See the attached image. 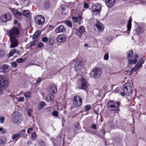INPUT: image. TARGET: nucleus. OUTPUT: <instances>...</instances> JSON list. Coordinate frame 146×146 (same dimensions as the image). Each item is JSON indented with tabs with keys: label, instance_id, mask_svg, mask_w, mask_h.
<instances>
[{
	"label": "nucleus",
	"instance_id": "c9c22d12",
	"mask_svg": "<svg viewBox=\"0 0 146 146\" xmlns=\"http://www.w3.org/2000/svg\"><path fill=\"white\" fill-rule=\"evenodd\" d=\"M36 133L35 132L33 133L31 136V139L32 140H34L36 138Z\"/></svg>",
	"mask_w": 146,
	"mask_h": 146
},
{
	"label": "nucleus",
	"instance_id": "e433bc0d",
	"mask_svg": "<svg viewBox=\"0 0 146 146\" xmlns=\"http://www.w3.org/2000/svg\"><path fill=\"white\" fill-rule=\"evenodd\" d=\"M24 96L27 98H30L31 97V94L29 92H26L24 94Z\"/></svg>",
	"mask_w": 146,
	"mask_h": 146
},
{
	"label": "nucleus",
	"instance_id": "dca6fc26",
	"mask_svg": "<svg viewBox=\"0 0 146 146\" xmlns=\"http://www.w3.org/2000/svg\"><path fill=\"white\" fill-rule=\"evenodd\" d=\"M66 31L64 26L61 25L56 28L55 29V32L56 33H63L65 32Z\"/></svg>",
	"mask_w": 146,
	"mask_h": 146
},
{
	"label": "nucleus",
	"instance_id": "39448f33",
	"mask_svg": "<svg viewBox=\"0 0 146 146\" xmlns=\"http://www.w3.org/2000/svg\"><path fill=\"white\" fill-rule=\"evenodd\" d=\"M77 86L79 89H85L88 88V84L86 80L83 78L78 80Z\"/></svg>",
	"mask_w": 146,
	"mask_h": 146
},
{
	"label": "nucleus",
	"instance_id": "bf43d9fd",
	"mask_svg": "<svg viewBox=\"0 0 146 146\" xmlns=\"http://www.w3.org/2000/svg\"><path fill=\"white\" fill-rule=\"evenodd\" d=\"M1 133L3 134L5 133H7V131L5 130H3Z\"/></svg>",
	"mask_w": 146,
	"mask_h": 146
},
{
	"label": "nucleus",
	"instance_id": "69168bd1",
	"mask_svg": "<svg viewBox=\"0 0 146 146\" xmlns=\"http://www.w3.org/2000/svg\"><path fill=\"white\" fill-rule=\"evenodd\" d=\"M51 40V39H50L49 40V44H50V45H52V44H53V43H50V40Z\"/></svg>",
	"mask_w": 146,
	"mask_h": 146
},
{
	"label": "nucleus",
	"instance_id": "58836bf2",
	"mask_svg": "<svg viewBox=\"0 0 146 146\" xmlns=\"http://www.w3.org/2000/svg\"><path fill=\"white\" fill-rule=\"evenodd\" d=\"M24 100V97H21L20 98H17V101L19 102H23Z\"/></svg>",
	"mask_w": 146,
	"mask_h": 146
},
{
	"label": "nucleus",
	"instance_id": "c85d7f7f",
	"mask_svg": "<svg viewBox=\"0 0 146 146\" xmlns=\"http://www.w3.org/2000/svg\"><path fill=\"white\" fill-rule=\"evenodd\" d=\"M5 15L7 19V21L10 20L12 19V16L11 14L7 13L5 14Z\"/></svg>",
	"mask_w": 146,
	"mask_h": 146
},
{
	"label": "nucleus",
	"instance_id": "680f3d73",
	"mask_svg": "<svg viewBox=\"0 0 146 146\" xmlns=\"http://www.w3.org/2000/svg\"><path fill=\"white\" fill-rule=\"evenodd\" d=\"M101 131L103 133V134H105V133H104V129H102L101 130Z\"/></svg>",
	"mask_w": 146,
	"mask_h": 146
},
{
	"label": "nucleus",
	"instance_id": "7ed1b4c3",
	"mask_svg": "<svg viewBox=\"0 0 146 146\" xmlns=\"http://www.w3.org/2000/svg\"><path fill=\"white\" fill-rule=\"evenodd\" d=\"M120 105V103L119 102L111 101L108 102L107 107L111 111H115L118 110Z\"/></svg>",
	"mask_w": 146,
	"mask_h": 146
},
{
	"label": "nucleus",
	"instance_id": "393cba45",
	"mask_svg": "<svg viewBox=\"0 0 146 146\" xmlns=\"http://www.w3.org/2000/svg\"><path fill=\"white\" fill-rule=\"evenodd\" d=\"M131 21H132V19L131 18V17H130V19H129V20L127 23V30L128 31H130V30L131 29Z\"/></svg>",
	"mask_w": 146,
	"mask_h": 146
},
{
	"label": "nucleus",
	"instance_id": "5701e85b",
	"mask_svg": "<svg viewBox=\"0 0 146 146\" xmlns=\"http://www.w3.org/2000/svg\"><path fill=\"white\" fill-rule=\"evenodd\" d=\"M40 31H37L36 32L33 36V39L35 40L38 39L37 38L40 36Z\"/></svg>",
	"mask_w": 146,
	"mask_h": 146
},
{
	"label": "nucleus",
	"instance_id": "0eeeda50",
	"mask_svg": "<svg viewBox=\"0 0 146 146\" xmlns=\"http://www.w3.org/2000/svg\"><path fill=\"white\" fill-rule=\"evenodd\" d=\"M11 11L15 17L20 16L23 15L27 17H29L30 16L29 11L27 10H25L24 11L23 14L22 13L18 11L17 10H15L14 9H12Z\"/></svg>",
	"mask_w": 146,
	"mask_h": 146
},
{
	"label": "nucleus",
	"instance_id": "6ab92c4d",
	"mask_svg": "<svg viewBox=\"0 0 146 146\" xmlns=\"http://www.w3.org/2000/svg\"><path fill=\"white\" fill-rule=\"evenodd\" d=\"M116 0H106V3L107 6L112 7L115 3Z\"/></svg>",
	"mask_w": 146,
	"mask_h": 146
},
{
	"label": "nucleus",
	"instance_id": "72a5a7b5",
	"mask_svg": "<svg viewBox=\"0 0 146 146\" xmlns=\"http://www.w3.org/2000/svg\"><path fill=\"white\" fill-rule=\"evenodd\" d=\"M64 23L68 26H69L70 27H72V24L69 21H64Z\"/></svg>",
	"mask_w": 146,
	"mask_h": 146
},
{
	"label": "nucleus",
	"instance_id": "864d4df0",
	"mask_svg": "<svg viewBox=\"0 0 146 146\" xmlns=\"http://www.w3.org/2000/svg\"><path fill=\"white\" fill-rule=\"evenodd\" d=\"M121 89L120 88H117L114 90V92L115 93H118L120 90Z\"/></svg>",
	"mask_w": 146,
	"mask_h": 146
},
{
	"label": "nucleus",
	"instance_id": "4c0bfd02",
	"mask_svg": "<svg viewBox=\"0 0 146 146\" xmlns=\"http://www.w3.org/2000/svg\"><path fill=\"white\" fill-rule=\"evenodd\" d=\"M42 41L44 42H47L49 40L48 38L46 37H42Z\"/></svg>",
	"mask_w": 146,
	"mask_h": 146
},
{
	"label": "nucleus",
	"instance_id": "412c9836",
	"mask_svg": "<svg viewBox=\"0 0 146 146\" xmlns=\"http://www.w3.org/2000/svg\"><path fill=\"white\" fill-rule=\"evenodd\" d=\"M135 31L137 34L139 35L143 33L144 31V28L143 27H138Z\"/></svg>",
	"mask_w": 146,
	"mask_h": 146
},
{
	"label": "nucleus",
	"instance_id": "2eb2a0df",
	"mask_svg": "<svg viewBox=\"0 0 146 146\" xmlns=\"http://www.w3.org/2000/svg\"><path fill=\"white\" fill-rule=\"evenodd\" d=\"M101 9V5L99 3H97L96 5H93L92 7L93 11L94 12H96L98 13L100 12Z\"/></svg>",
	"mask_w": 146,
	"mask_h": 146
},
{
	"label": "nucleus",
	"instance_id": "a878e982",
	"mask_svg": "<svg viewBox=\"0 0 146 146\" xmlns=\"http://www.w3.org/2000/svg\"><path fill=\"white\" fill-rule=\"evenodd\" d=\"M133 56V52L132 51H129L127 53V57L128 59H131Z\"/></svg>",
	"mask_w": 146,
	"mask_h": 146
},
{
	"label": "nucleus",
	"instance_id": "a211bd4d",
	"mask_svg": "<svg viewBox=\"0 0 146 146\" xmlns=\"http://www.w3.org/2000/svg\"><path fill=\"white\" fill-rule=\"evenodd\" d=\"M138 58V56L137 54H135L133 59H129L128 60V63L130 64H134L136 63L137 61V59Z\"/></svg>",
	"mask_w": 146,
	"mask_h": 146
},
{
	"label": "nucleus",
	"instance_id": "2f4dec72",
	"mask_svg": "<svg viewBox=\"0 0 146 146\" xmlns=\"http://www.w3.org/2000/svg\"><path fill=\"white\" fill-rule=\"evenodd\" d=\"M1 18L2 21L3 22L6 23L7 21V19L5 15H2L1 17Z\"/></svg>",
	"mask_w": 146,
	"mask_h": 146
},
{
	"label": "nucleus",
	"instance_id": "f704fd0d",
	"mask_svg": "<svg viewBox=\"0 0 146 146\" xmlns=\"http://www.w3.org/2000/svg\"><path fill=\"white\" fill-rule=\"evenodd\" d=\"M16 51V49H15L11 50L9 54V56H13L14 54L15 53V52Z\"/></svg>",
	"mask_w": 146,
	"mask_h": 146
},
{
	"label": "nucleus",
	"instance_id": "6e6d98bb",
	"mask_svg": "<svg viewBox=\"0 0 146 146\" xmlns=\"http://www.w3.org/2000/svg\"><path fill=\"white\" fill-rule=\"evenodd\" d=\"M43 44L42 42H40L38 44V47L40 48L42 47Z\"/></svg>",
	"mask_w": 146,
	"mask_h": 146
},
{
	"label": "nucleus",
	"instance_id": "c03bdc74",
	"mask_svg": "<svg viewBox=\"0 0 146 146\" xmlns=\"http://www.w3.org/2000/svg\"><path fill=\"white\" fill-rule=\"evenodd\" d=\"M44 7L47 9L49 8L50 6V5L48 2H46L44 3Z\"/></svg>",
	"mask_w": 146,
	"mask_h": 146
},
{
	"label": "nucleus",
	"instance_id": "4d7b16f0",
	"mask_svg": "<svg viewBox=\"0 0 146 146\" xmlns=\"http://www.w3.org/2000/svg\"><path fill=\"white\" fill-rule=\"evenodd\" d=\"M91 128L92 129L94 128L95 129H97L96 127V124L93 125L91 127Z\"/></svg>",
	"mask_w": 146,
	"mask_h": 146
},
{
	"label": "nucleus",
	"instance_id": "49530a36",
	"mask_svg": "<svg viewBox=\"0 0 146 146\" xmlns=\"http://www.w3.org/2000/svg\"><path fill=\"white\" fill-rule=\"evenodd\" d=\"M109 57L108 54V53H106L104 56V59L105 60H107Z\"/></svg>",
	"mask_w": 146,
	"mask_h": 146
},
{
	"label": "nucleus",
	"instance_id": "473e14b6",
	"mask_svg": "<svg viewBox=\"0 0 146 146\" xmlns=\"http://www.w3.org/2000/svg\"><path fill=\"white\" fill-rule=\"evenodd\" d=\"M38 39H36V40H35L33 42H31V43L30 46L33 47L34 46L35 44L38 42Z\"/></svg>",
	"mask_w": 146,
	"mask_h": 146
},
{
	"label": "nucleus",
	"instance_id": "b1692460",
	"mask_svg": "<svg viewBox=\"0 0 146 146\" xmlns=\"http://www.w3.org/2000/svg\"><path fill=\"white\" fill-rule=\"evenodd\" d=\"M97 29L99 31H101L103 29V27L102 25L100 23H98L96 25Z\"/></svg>",
	"mask_w": 146,
	"mask_h": 146
},
{
	"label": "nucleus",
	"instance_id": "aec40b11",
	"mask_svg": "<svg viewBox=\"0 0 146 146\" xmlns=\"http://www.w3.org/2000/svg\"><path fill=\"white\" fill-rule=\"evenodd\" d=\"M49 91L50 93L54 94L57 92V88L55 86L51 85L50 86Z\"/></svg>",
	"mask_w": 146,
	"mask_h": 146
},
{
	"label": "nucleus",
	"instance_id": "a18cd8bd",
	"mask_svg": "<svg viewBox=\"0 0 146 146\" xmlns=\"http://www.w3.org/2000/svg\"><path fill=\"white\" fill-rule=\"evenodd\" d=\"M17 64L16 62H12L11 64L12 66L13 67H15L17 66Z\"/></svg>",
	"mask_w": 146,
	"mask_h": 146
},
{
	"label": "nucleus",
	"instance_id": "7c9ffc66",
	"mask_svg": "<svg viewBox=\"0 0 146 146\" xmlns=\"http://www.w3.org/2000/svg\"><path fill=\"white\" fill-rule=\"evenodd\" d=\"M5 53L4 50H0V58H3L5 57Z\"/></svg>",
	"mask_w": 146,
	"mask_h": 146
},
{
	"label": "nucleus",
	"instance_id": "9b49d317",
	"mask_svg": "<svg viewBox=\"0 0 146 146\" xmlns=\"http://www.w3.org/2000/svg\"><path fill=\"white\" fill-rule=\"evenodd\" d=\"M145 62V61L143 59L141 58L140 59L139 62L135 65L134 67L132 68L131 69L132 71H136Z\"/></svg>",
	"mask_w": 146,
	"mask_h": 146
},
{
	"label": "nucleus",
	"instance_id": "f3484780",
	"mask_svg": "<svg viewBox=\"0 0 146 146\" xmlns=\"http://www.w3.org/2000/svg\"><path fill=\"white\" fill-rule=\"evenodd\" d=\"M85 29L84 27L81 26L78 29H77L76 33L77 35L81 37L82 36V34L84 31Z\"/></svg>",
	"mask_w": 146,
	"mask_h": 146
},
{
	"label": "nucleus",
	"instance_id": "cd10ccee",
	"mask_svg": "<svg viewBox=\"0 0 146 146\" xmlns=\"http://www.w3.org/2000/svg\"><path fill=\"white\" fill-rule=\"evenodd\" d=\"M27 59V58H19L17 59L16 60V61L18 63H20L24 62L26 61Z\"/></svg>",
	"mask_w": 146,
	"mask_h": 146
},
{
	"label": "nucleus",
	"instance_id": "603ef678",
	"mask_svg": "<svg viewBox=\"0 0 146 146\" xmlns=\"http://www.w3.org/2000/svg\"><path fill=\"white\" fill-rule=\"evenodd\" d=\"M73 21L74 22H76L77 21V18L76 17H73L72 18Z\"/></svg>",
	"mask_w": 146,
	"mask_h": 146
},
{
	"label": "nucleus",
	"instance_id": "bb28decb",
	"mask_svg": "<svg viewBox=\"0 0 146 146\" xmlns=\"http://www.w3.org/2000/svg\"><path fill=\"white\" fill-rule=\"evenodd\" d=\"M21 134L20 133H17L13 135L12 136V139L13 140H15V139H17V140Z\"/></svg>",
	"mask_w": 146,
	"mask_h": 146
},
{
	"label": "nucleus",
	"instance_id": "f03ea898",
	"mask_svg": "<svg viewBox=\"0 0 146 146\" xmlns=\"http://www.w3.org/2000/svg\"><path fill=\"white\" fill-rule=\"evenodd\" d=\"M9 79L4 76H0V92H2L1 89L7 88L9 84Z\"/></svg>",
	"mask_w": 146,
	"mask_h": 146
},
{
	"label": "nucleus",
	"instance_id": "a19ab883",
	"mask_svg": "<svg viewBox=\"0 0 146 146\" xmlns=\"http://www.w3.org/2000/svg\"><path fill=\"white\" fill-rule=\"evenodd\" d=\"M58 112L56 111H54L52 112V115L55 117H57L58 116Z\"/></svg>",
	"mask_w": 146,
	"mask_h": 146
},
{
	"label": "nucleus",
	"instance_id": "8fccbe9b",
	"mask_svg": "<svg viewBox=\"0 0 146 146\" xmlns=\"http://www.w3.org/2000/svg\"><path fill=\"white\" fill-rule=\"evenodd\" d=\"M89 5L88 3L85 2L84 3V8H88V7Z\"/></svg>",
	"mask_w": 146,
	"mask_h": 146
},
{
	"label": "nucleus",
	"instance_id": "3c124183",
	"mask_svg": "<svg viewBox=\"0 0 146 146\" xmlns=\"http://www.w3.org/2000/svg\"><path fill=\"white\" fill-rule=\"evenodd\" d=\"M4 118L3 117H0V122L1 123H3L4 121Z\"/></svg>",
	"mask_w": 146,
	"mask_h": 146
},
{
	"label": "nucleus",
	"instance_id": "9d476101",
	"mask_svg": "<svg viewBox=\"0 0 146 146\" xmlns=\"http://www.w3.org/2000/svg\"><path fill=\"white\" fill-rule=\"evenodd\" d=\"M35 21L37 25H41L44 23V17L42 15H38L35 17Z\"/></svg>",
	"mask_w": 146,
	"mask_h": 146
},
{
	"label": "nucleus",
	"instance_id": "f8f14e48",
	"mask_svg": "<svg viewBox=\"0 0 146 146\" xmlns=\"http://www.w3.org/2000/svg\"><path fill=\"white\" fill-rule=\"evenodd\" d=\"M83 62L81 59H78L75 63V67L76 69L80 70L83 68Z\"/></svg>",
	"mask_w": 146,
	"mask_h": 146
},
{
	"label": "nucleus",
	"instance_id": "4468645a",
	"mask_svg": "<svg viewBox=\"0 0 146 146\" xmlns=\"http://www.w3.org/2000/svg\"><path fill=\"white\" fill-rule=\"evenodd\" d=\"M66 36L64 35H60L56 38L57 42L59 43L64 42L66 41Z\"/></svg>",
	"mask_w": 146,
	"mask_h": 146
},
{
	"label": "nucleus",
	"instance_id": "e2e57ef3",
	"mask_svg": "<svg viewBox=\"0 0 146 146\" xmlns=\"http://www.w3.org/2000/svg\"><path fill=\"white\" fill-rule=\"evenodd\" d=\"M88 46V45L87 44L85 43L84 44V47H87Z\"/></svg>",
	"mask_w": 146,
	"mask_h": 146
},
{
	"label": "nucleus",
	"instance_id": "0e129e2a",
	"mask_svg": "<svg viewBox=\"0 0 146 146\" xmlns=\"http://www.w3.org/2000/svg\"><path fill=\"white\" fill-rule=\"evenodd\" d=\"M94 112L96 114H98V111H96L95 110H94Z\"/></svg>",
	"mask_w": 146,
	"mask_h": 146
},
{
	"label": "nucleus",
	"instance_id": "de8ad7c7",
	"mask_svg": "<svg viewBox=\"0 0 146 146\" xmlns=\"http://www.w3.org/2000/svg\"><path fill=\"white\" fill-rule=\"evenodd\" d=\"M82 20V17L80 16H79L77 18V22L79 23H80L81 21Z\"/></svg>",
	"mask_w": 146,
	"mask_h": 146
},
{
	"label": "nucleus",
	"instance_id": "774afa93",
	"mask_svg": "<svg viewBox=\"0 0 146 146\" xmlns=\"http://www.w3.org/2000/svg\"><path fill=\"white\" fill-rule=\"evenodd\" d=\"M28 129L30 131H32L33 130V128L32 127H30Z\"/></svg>",
	"mask_w": 146,
	"mask_h": 146
},
{
	"label": "nucleus",
	"instance_id": "ea45409f",
	"mask_svg": "<svg viewBox=\"0 0 146 146\" xmlns=\"http://www.w3.org/2000/svg\"><path fill=\"white\" fill-rule=\"evenodd\" d=\"M9 68V66L7 64L3 65L2 66V68L4 70H6Z\"/></svg>",
	"mask_w": 146,
	"mask_h": 146
},
{
	"label": "nucleus",
	"instance_id": "6e6552de",
	"mask_svg": "<svg viewBox=\"0 0 146 146\" xmlns=\"http://www.w3.org/2000/svg\"><path fill=\"white\" fill-rule=\"evenodd\" d=\"M101 73L102 72L100 69L96 68L93 69L90 72V74L91 77L96 78L99 77L100 76Z\"/></svg>",
	"mask_w": 146,
	"mask_h": 146
},
{
	"label": "nucleus",
	"instance_id": "052dcab7",
	"mask_svg": "<svg viewBox=\"0 0 146 146\" xmlns=\"http://www.w3.org/2000/svg\"><path fill=\"white\" fill-rule=\"evenodd\" d=\"M18 23V21L17 20H15L14 21V23L15 24H17Z\"/></svg>",
	"mask_w": 146,
	"mask_h": 146
},
{
	"label": "nucleus",
	"instance_id": "f257e3e1",
	"mask_svg": "<svg viewBox=\"0 0 146 146\" xmlns=\"http://www.w3.org/2000/svg\"><path fill=\"white\" fill-rule=\"evenodd\" d=\"M123 92H120L121 95L124 96L125 95L130 96L132 93V88L131 84L129 82H127L123 85Z\"/></svg>",
	"mask_w": 146,
	"mask_h": 146
},
{
	"label": "nucleus",
	"instance_id": "c756f323",
	"mask_svg": "<svg viewBox=\"0 0 146 146\" xmlns=\"http://www.w3.org/2000/svg\"><path fill=\"white\" fill-rule=\"evenodd\" d=\"M45 103L44 102H40L38 106V108L39 110L41 109L44 106Z\"/></svg>",
	"mask_w": 146,
	"mask_h": 146
},
{
	"label": "nucleus",
	"instance_id": "37998d69",
	"mask_svg": "<svg viewBox=\"0 0 146 146\" xmlns=\"http://www.w3.org/2000/svg\"><path fill=\"white\" fill-rule=\"evenodd\" d=\"M32 112L33 111L32 109H29L27 111L28 115L29 116H31Z\"/></svg>",
	"mask_w": 146,
	"mask_h": 146
},
{
	"label": "nucleus",
	"instance_id": "4be33fe9",
	"mask_svg": "<svg viewBox=\"0 0 146 146\" xmlns=\"http://www.w3.org/2000/svg\"><path fill=\"white\" fill-rule=\"evenodd\" d=\"M54 96L51 94H49L47 96L46 98V101L47 102H50L54 100Z\"/></svg>",
	"mask_w": 146,
	"mask_h": 146
},
{
	"label": "nucleus",
	"instance_id": "1a4fd4ad",
	"mask_svg": "<svg viewBox=\"0 0 146 146\" xmlns=\"http://www.w3.org/2000/svg\"><path fill=\"white\" fill-rule=\"evenodd\" d=\"M73 102L74 106L76 107H79L82 103V100L80 96H75L73 98Z\"/></svg>",
	"mask_w": 146,
	"mask_h": 146
},
{
	"label": "nucleus",
	"instance_id": "423d86ee",
	"mask_svg": "<svg viewBox=\"0 0 146 146\" xmlns=\"http://www.w3.org/2000/svg\"><path fill=\"white\" fill-rule=\"evenodd\" d=\"M19 31L17 27H13L9 31L8 34L10 38H17L19 34Z\"/></svg>",
	"mask_w": 146,
	"mask_h": 146
},
{
	"label": "nucleus",
	"instance_id": "20e7f679",
	"mask_svg": "<svg viewBox=\"0 0 146 146\" xmlns=\"http://www.w3.org/2000/svg\"><path fill=\"white\" fill-rule=\"evenodd\" d=\"M21 117V113L18 111L13 112L11 115V118L14 122L17 124L20 123Z\"/></svg>",
	"mask_w": 146,
	"mask_h": 146
},
{
	"label": "nucleus",
	"instance_id": "13d9d810",
	"mask_svg": "<svg viewBox=\"0 0 146 146\" xmlns=\"http://www.w3.org/2000/svg\"><path fill=\"white\" fill-rule=\"evenodd\" d=\"M15 53H17V54L20 55L21 54L20 53V51L19 50H16V51L15 52Z\"/></svg>",
	"mask_w": 146,
	"mask_h": 146
},
{
	"label": "nucleus",
	"instance_id": "79ce46f5",
	"mask_svg": "<svg viewBox=\"0 0 146 146\" xmlns=\"http://www.w3.org/2000/svg\"><path fill=\"white\" fill-rule=\"evenodd\" d=\"M132 71H129V70H126L124 72L125 73V74L126 75H129L131 74V72Z\"/></svg>",
	"mask_w": 146,
	"mask_h": 146
},
{
	"label": "nucleus",
	"instance_id": "338daca9",
	"mask_svg": "<svg viewBox=\"0 0 146 146\" xmlns=\"http://www.w3.org/2000/svg\"><path fill=\"white\" fill-rule=\"evenodd\" d=\"M25 131L26 130L25 129H23L21 131H20V132L21 133H22V132H25Z\"/></svg>",
	"mask_w": 146,
	"mask_h": 146
},
{
	"label": "nucleus",
	"instance_id": "5fc2aeb1",
	"mask_svg": "<svg viewBox=\"0 0 146 146\" xmlns=\"http://www.w3.org/2000/svg\"><path fill=\"white\" fill-rule=\"evenodd\" d=\"M42 80V78H41L39 77L38 78V80L36 81L37 83L38 84L40 83Z\"/></svg>",
	"mask_w": 146,
	"mask_h": 146
},
{
	"label": "nucleus",
	"instance_id": "09e8293b",
	"mask_svg": "<svg viewBox=\"0 0 146 146\" xmlns=\"http://www.w3.org/2000/svg\"><path fill=\"white\" fill-rule=\"evenodd\" d=\"M85 108L86 111H88L91 108V106L90 105H86L85 107Z\"/></svg>",
	"mask_w": 146,
	"mask_h": 146
},
{
	"label": "nucleus",
	"instance_id": "ddd939ff",
	"mask_svg": "<svg viewBox=\"0 0 146 146\" xmlns=\"http://www.w3.org/2000/svg\"><path fill=\"white\" fill-rule=\"evenodd\" d=\"M11 42V48L16 47L19 44V41L16 38H10Z\"/></svg>",
	"mask_w": 146,
	"mask_h": 146
}]
</instances>
